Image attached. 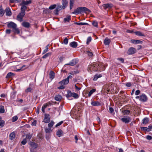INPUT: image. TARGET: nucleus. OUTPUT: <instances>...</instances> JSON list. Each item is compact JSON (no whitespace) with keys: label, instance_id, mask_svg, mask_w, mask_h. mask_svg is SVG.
<instances>
[{"label":"nucleus","instance_id":"obj_52","mask_svg":"<svg viewBox=\"0 0 152 152\" xmlns=\"http://www.w3.org/2000/svg\"><path fill=\"white\" fill-rule=\"evenodd\" d=\"M60 10H59L58 9H57L56 8L55 9V10H54V12L55 15H58V12Z\"/></svg>","mask_w":152,"mask_h":152},{"label":"nucleus","instance_id":"obj_55","mask_svg":"<svg viewBox=\"0 0 152 152\" xmlns=\"http://www.w3.org/2000/svg\"><path fill=\"white\" fill-rule=\"evenodd\" d=\"M63 121H61L60 122L56 125L55 126V127H57L59 126H60L63 123Z\"/></svg>","mask_w":152,"mask_h":152},{"label":"nucleus","instance_id":"obj_39","mask_svg":"<svg viewBox=\"0 0 152 152\" xmlns=\"http://www.w3.org/2000/svg\"><path fill=\"white\" fill-rule=\"evenodd\" d=\"M95 91L96 90L95 89H92L90 90L88 94V96H90L93 93L95 92Z\"/></svg>","mask_w":152,"mask_h":152},{"label":"nucleus","instance_id":"obj_28","mask_svg":"<svg viewBox=\"0 0 152 152\" xmlns=\"http://www.w3.org/2000/svg\"><path fill=\"white\" fill-rule=\"evenodd\" d=\"M149 121V120L148 118H144L142 121V123L144 124H147Z\"/></svg>","mask_w":152,"mask_h":152},{"label":"nucleus","instance_id":"obj_6","mask_svg":"<svg viewBox=\"0 0 152 152\" xmlns=\"http://www.w3.org/2000/svg\"><path fill=\"white\" fill-rule=\"evenodd\" d=\"M136 51V50L134 48L131 47L128 50L127 53L129 55H132L135 53Z\"/></svg>","mask_w":152,"mask_h":152},{"label":"nucleus","instance_id":"obj_1","mask_svg":"<svg viewBox=\"0 0 152 152\" xmlns=\"http://www.w3.org/2000/svg\"><path fill=\"white\" fill-rule=\"evenodd\" d=\"M27 9V7L26 6H23L22 7H21L20 8L21 12L17 17V20L20 22L22 21L23 18L26 14L25 11Z\"/></svg>","mask_w":152,"mask_h":152},{"label":"nucleus","instance_id":"obj_61","mask_svg":"<svg viewBox=\"0 0 152 152\" xmlns=\"http://www.w3.org/2000/svg\"><path fill=\"white\" fill-rule=\"evenodd\" d=\"M57 9H58L59 10H61L62 8L61 7V5H58L57 7L56 8Z\"/></svg>","mask_w":152,"mask_h":152},{"label":"nucleus","instance_id":"obj_53","mask_svg":"<svg viewBox=\"0 0 152 152\" xmlns=\"http://www.w3.org/2000/svg\"><path fill=\"white\" fill-rule=\"evenodd\" d=\"M60 10H59L58 9H57L56 8L55 9V10H54V12L55 15H58V12Z\"/></svg>","mask_w":152,"mask_h":152},{"label":"nucleus","instance_id":"obj_10","mask_svg":"<svg viewBox=\"0 0 152 152\" xmlns=\"http://www.w3.org/2000/svg\"><path fill=\"white\" fill-rule=\"evenodd\" d=\"M17 26V25L14 23L12 22H10L7 24L8 27L12 28V30Z\"/></svg>","mask_w":152,"mask_h":152},{"label":"nucleus","instance_id":"obj_43","mask_svg":"<svg viewBox=\"0 0 152 152\" xmlns=\"http://www.w3.org/2000/svg\"><path fill=\"white\" fill-rule=\"evenodd\" d=\"M141 129L142 130H143L144 131H146L148 132L150 131V129H148L147 127H141Z\"/></svg>","mask_w":152,"mask_h":152},{"label":"nucleus","instance_id":"obj_42","mask_svg":"<svg viewBox=\"0 0 152 152\" xmlns=\"http://www.w3.org/2000/svg\"><path fill=\"white\" fill-rule=\"evenodd\" d=\"M32 136V135L30 134H26V139L30 140Z\"/></svg>","mask_w":152,"mask_h":152},{"label":"nucleus","instance_id":"obj_11","mask_svg":"<svg viewBox=\"0 0 152 152\" xmlns=\"http://www.w3.org/2000/svg\"><path fill=\"white\" fill-rule=\"evenodd\" d=\"M21 25L23 27L27 28H28L30 27V23L29 22L26 21L23 22Z\"/></svg>","mask_w":152,"mask_h":152},{"label":"nucleus","instance_id":"obj_33","mask_svg":"<svg viewBox=\"0 0 152 152\" xmlns=\"http://www.w3.org/2000/svg\"><path fill=\"white\" fill-rule=\"evenodd\" d=\"M5 124V121L2 120V118L0 117V126L3 127Z\"/></svg>","mask_w":152,"mask_h":152},{"label":"nucleus","instance_id":"obj_30","mask_svg":"<svg viewBox=\"0 0 152 152\" xmlns=\"http://www.w3.org/2000/svg\"><path fill=\"white\" fill-rule=\"evenodd\" d=\"M48 106V104H45L42 106V111L43 113H45V109Z\"/></svg>","mask_w":152,"mask_h":152},{"label":"nucleus","instance_id":"obj_5","mask_svg":"<svg viewBox=\"0 0 152 152\" xmlns=\"http://www.w3.org/2000/svg\"><path fill=\"white\" fill-rule=\"evenodd\" d=\"M32 3L31 0H30L29 1H25L24 0H23L22 1V2L20 4V5L21 6V7H22L23 6H25L27 5L28 4H31Z\"/></svg>","mask_w":152,"mask_h":152},{"label":"nucleus","instance_id":"obj_25","mask_svg":"<svg viewBox=\"0 0 152 152\" xmlns=\"http://www.w3.org/2000/svg\"><path fill=\"white\" fill-rule=\"evenodd\" d=\"M63 132L61 129L58 130L56 132V134L59 137L62 136Z\"/></svg>","mask_w":152,"mask_h":152},{"label":"nucleus","instance_id":"obj_38","mask_svg":"<svg viewBox=\"0 0 152 152\" xmlns=\"http://www.w3.org/2000/svg\"><path fill=\"white\" fill-rule=\"evenodd\" d=\"M54 124V123L53 121H51L48 124V126L49 128H51L53 127V125Z\"/></svg>","mask_w":152,"mask_h":152},{"label":"nucleus","instance_id":"obj_54","mask_svg":"<svg viewBox=\"0 0 152 152\" xmlns=\"http://www.w3.org/2000/svg\"><path fill=\"white\" fill-rule=\"evenodd\" d=\"M83 11L86 12H91V11L89 9L86 7H83Z\"/></svg>","mask_w":152,"mask_h":152},{"label":"nucleus","instance_id":"obj_45","mask_svg":"<svg viewBox=\"0 0 152 152\" xmlns=\"http://www.w3.org/2000/svg\"><path fill=\"white\" fill-rule=\"evenodd\" d=\"M56 4H54L53 5H51L49 7V8L50 10H52L53 9H54L55 8H56Z\"/></svg>","mask_w":152,"mask_h":152},{"label":"nucleus","instance_id":"obj_51","mask_svg":"<svg viewBox=\"0 0 152 152\" xmlns=\"http://www.w3.org/2000/svg\"><path fill=\"white\" fill-rule=\"evenodd\" d=\"M92 25L95 27H97L98 25V23L96 21H94L92 23Z\"/></svg>","mask_w":152,"mask_h":152},{"label":"nucleus","instance_id":"obj_36","mask_svg":"<svg viewBox=\"0 0 152 152\" xmlns=\"http://www.w3.org/2000/svg\"><path fill=\"white\" fill-rule=\"evenodd\" d=\"M51 53H48L45 55H44L42 57V58H47V57H48L49 56H50L51 55Z\"/></svg>","mask_w":152,"mask_h":152},{"label":"nucleus","instance_id":"obj_31","mask_svg":"<svg viewBox=\"0 0 152 152\" xmlns=\"http://www.w3.org/2000/svg\"><path fill=\"white\" fill-rule=\"evenodd\" d=\"M15 74L11 72H9L7 73V75L6 76V78H9L12 76H14Z\"/></svg>","mask_w":152,"mask_h":152},{"label":"nucleus","instance_id":"obj_49","mask_svg":"<svg viewBox=\"0 0 152 152\" xmlns=\"http://www.w3.org/2000/svg\"><path fill=\"white\" fill-rule=\"evenodd\" d=\"M64 43L65 44L67 45L68 42V40L67 38L66 37L64 40Z\"/></svg>","mask_w":152,"mask_h":152},{"label":"nucleus","instance_id":"obj_7","mask_svg":"<svg viewBox=\"0 0 152 152\" xmlns=\"http://www.w3.org/2000/svg\"><path fill=\"white\" fill-rule=\"evenodd\" d=\"M50 116L48 114H45V118L43 120L44 122L46 123H48L50 121Z\"/></svg>","mask_w":152,"mask_h":152},{"label":"nucleus","instance_id":"obj_41","mask_svg":"<svg viewBox=\"0 0 152 152\" xmlns=\"http://www.w3.org/2000/svg\"><path fill=\"white\" fill-rule=\"evenodd\" d=\"M74 3V0H70V9H71L73 7Z\"/></svg>","mask_w":152,"mask_h":152},{"label":"nucleus","instance_id":"obj_50","mask_svg":"<svg viewBox=\"0 0 152 152\" xmlns=\"http://www.w3.org/2000/svg\"><path fill=\"white\" fill-rule=\"evenodd\" d=\"M25 67H26V66L25 65H23V66H22L20 67V69H17L16 70V71H20L23 70L25 69V68L23 69V68Z\"/></svg>","mask_w":152,"mask_h":152},{"label":"nucleus","instance_id":"obj_60","mask_svg":"<svg viewBox=\"0 0 152 152\" xmlns=\"http://www.w3.org/2000/svg\"><path fill=\"white\" fill-rule=\"evenodd\" d=\"M75 89L77 90V91H79L81 88V87H78L76 84L75 85Z\"/></svg>","mask_w":152,"mask_h":152},{"label":"nucleus","instance_id":"obj_32","mask_svg":"<svg viewBox=\"0 0 152 152\" xmlns=\"http://www.w3.org/2000/svg\"><path fill=\"white\" fill-rule=\"evenodd\" d=\"M102 75L101 74H96L95 75L94 77L93 78V80L94 81L96 80L98 78L100 77H102Z\"/></svg>","mask_w":152,"mask_h":152},{"label":"nucleus","instance_id":"obj_37","mask_svg":"<svg viewBox=\"0 0 152 152\" xmlns=\"http://www.w3.org/2000/svg\"><path fill=\"white\" fill-rule=\"evenodd\" d=\"M75 23L76 24L79 25H88V24L87 23H77L75 22Z\"/></svg>","mask_w":152,"mask_h":152},{"label":"nucleus","instance_id":"obj_48","mask_svg":"<svg viewBox=\"0 0 152 152\" xmlns=\"http://www.w3.org/2000/svg\"><path fill=\"white\" fill-rule=\"evenodd\" d=\"M18 117L17 116L13 117L12 119V121L13 122H15L18 119Z\"/></svg>","mask_w":152,"mask_h":152},{"label":"nucleus","instance_id":"obj_46","mask_svg":"<svg viewBox=\"0 0 152 152\" xmlns=\"http://www.w3.org/2000/svg\"><path fill=\"white\" fill-rule=\"evenodd\" d=\"M51 129L50 128H46L45 129V132L47 133H50L51 132Z\"/></svg>","mask_w":152,"mask_h":152},{"label":"nucleus","instance_id":"obj_34","mask_svg":"<svg viewBox=\"0 0 152 152\" xmlns=\"http://www.w3.org/2000/svg\"><path fill=\"white\" fill-rule=\"evenodd\" d=\"M71 20V16H68L66 18H65L64 19V22H69Z\"/></svg>","mask_w":152,"mask_h":152},{"label":"nucleus","instance_id":"obj_59","mask_svg":"<svg viewBox=\"0 0 152 152\" xmlns=\"http://www.w3.org/2000/svg\"><path fill=\"white\" fill-rule=\"evenodd\" d=\"M26 142L27 141L26 140V139H24L21 142V143L23 145H25L26 143Z\"/></svg>","mask_w":152,"mask_h":152},{"label":"nucleus","instance_id":"obj_21","mask_svg":"<svg viewBox=\"0 0 152 152\" xmlns=\"http://www.w3.org/2000/svg\"><path fill=\"white\" fill-rule=\"evenodd\" d=\"M15 133L14 132L11 133L9 135L10 139L11 140H13L15 138Z\"/></svg>","mask_w":152,"mask_h":152},{"label":"nucleus","instance_id":"obj_19","mask_svg":"<svg viewBox=\"0 0 152 152\" xmlns=\"http://www.w3.org/2000/svg\"><path fill=\"white\" fill-rule=\"evenodd\" d=\"M29 144L32 148H36L37 147V145L34 142H30Z\"/></svg>","mask_w":152,"mask_h":152},{"label":"nucleus","instance_id":"obj_35","mask_svg":"<svg viewBox=\"0 0 152 152\" xmlns=\"http://www.w3.org/2000/svg\"><path fill=\"white\" fill-rule=\"evenodd\" d=\"M122 113L124 115H127L129 114L130 111L129 110H126L122 111Z\"/></svg>","mask_w":152,"mask_h":152},{"label":"nucleus","instance_id":"obj_64","mask_svg":"<svg viewBox=\"0 0 152 152\" xmlns=\"http://www.w3.org/2000/svg\"><path fill=\"white\" fill-rule=\"evenodd\" d=\"M146 139L149 140H151L152 139V137L149 135H148L146 136Z\"/></svg>","mask_w":152,"mask_h":152},{"label":"nucleus","instance_id":"obj_56","mask_svg":"<svg viewBox=\"0 0 152 152\" xmlns=\"http://www.w3.org/2000/svg\"><path fill=\"white\" fill-rule=\"evenodd\" d=\"M110 112L111 113H112L114 112V109L112 107H110L109 108Z\"/></svg>","mask_w":152,"mask_h":152},{"label":"nucleus","instance_id":"obj_26","mask_svg":"<svg viewBox=\"0 0 152 152\" xmlns=\"http://www.w3.org/2000/svg\"><path fill=\"white\" fill-rule=\"evenodd\" d=\"M62 98V96L59 94L56 95L55 97V100L58 101H60L61 99Z\"/></svg>","mask_w":152,"mask_h":152},{"label":"nucleus","instance_id":"obj_22","mask_svg":"<svg viewBox=\"0 0 152 152\" xmlns=\"http://www.w3.org/2000/svg\"><path fill=\"white\" fill-rule=\"evenodd\" d=\"M68 95L69 96H72L75 98H77L78 97V95L75 93H72L70 92V93H68Z\"/></svg>","mask_w":152,"mask_h":152},{"label":"nucleus","instance_id":"obj_12","mask_svg":"<svg viewBox=\"0 0 152 152\" xmlns=\"http://www.w3.org/2000/svg\"><path fill=\"white\" fill-rule=\"evenodd\" d=\"M77 64L76 60L75 59H74L72 60L68 64H66L64 66L66 65H69L71 66H73Z\"/></svg>","mask_w":152,"mask_h":152},{"label":"nucleus","instance_id":"obj_16","mask_svg":"<svg viewBox=\"0 0 152 152\" xmlns=\"http://www.w3.org/2000/svg\"><path fill=\"white\" fill-rule=\"evenodd\" d=\"M6 14L7 16H10L12 15V12L9 7H7L6 9Z\"/></svg>","mask_w":152,"mask_h":152},{"label":"nucleus","instance_id":"obj_2","mask_svg":"<svg viewBox=\"0 0 152 152\" xmlns=\"http://www.w3.org/2000/svg\"><path fill=\"white\" fill-rule=\"evenodd\" d=\"M72 76L71 75L67 77L61 81L59 82L58 84H60L61 86L58 87V88L59 89H62L65 88L64 86V85H66L68 84L69 82V79L72 78Z\"/></svg>","mask_w":152,"mask_h":152},{"label":"nucleus","instance_id":"obj_57","mask_svg":"<svg viewBox=\"0 0 152 152\" xmlns=\"http://www.w3.org/2000/svg\"><path fill=\"white\" fill-rule=\"evenodd\" d=\"M87 53L88 55L90 56H91L93 55V53L92 52H90L89 51L87 52Z\"/></svg>","mask_w":152,"mask_h":152},{"label":"nucleus","instance_id":"obj_4","mask_svg":"<svg viewBox=\"0 0 152 152\" xmlns=\"http://www.w3.org/2000/svg\"><path fill=\"white\" fill-rule=\"evenodd\" d=\"M94 67V71H100L102 67V65L99 63H93Z\"/></svg>","mask_w":152,"mask_h":152},{"label":"nucleus","instance_id":"obj_62","mask_svg":"<svg viewBox=\"0 0 152 152\" xmlns=\"http://www.w3.org/2000/svg\"><path fill=\"white\" fill-rule=\"evenodd\" d=\"M140 93V91L139 90H137L135 92V94L136 95H139Z\"/></svg>","mask_w":152,"mask_h":152},{"label":"nucleus","instance_id":"obj_23","mask_svg":"<svg viewBox=\"0 0 152 152\" xmlns=\"http://www.w3.org/2000/svg\"><path fill=\"white\" fill-rule=\"evenodd\" d=\"M111 42L110 39L107 38H106L104 41V45H109Z\"/></svg>","mask_w":152,"mask_h":152},{"label":"nucleus","instance_id":"obj_20","mask_svg":"<svg viewBox=\"0 0 152 152\" xmlns=\"http://www.w3.org/2000/svg\"><path fill=\"white\" fill-rule=\"evenodd\" d=\"M131 42L134 44H142L143 42L142 41L135 39L131 40Z\"/></svg>","mask_w":152,"mask_h":152},{"label":"nucleus","instance_id":"obj_18","mask_svg":"<svg viewBox=\"0 0 152 152\" xmlns=\"http://www.w3.org/2000/svg\"><path fill=\"white\" fill-rule=\"evenodd\" d=\"M88 70L90 72H92V71H94V67L93 64L88 66Z\"/></svg>","mask_w":152,"mask_h":152},{"label":"nucleus","instance_id":"obj_13","mask_svg":"<svg viewBox=\"0 0 152 152\" xmlns=\"http://www.w3.org/2000/svg\"><path fill=\"white\" fill-rule=\"evenodd\" d=\"M113 5L111 4H103V7L106 10L107 8L110 9L112 7Z\"/></svg>","mask_w":152,"mask_h":152},{"label":"nucleus","instance_id":"obj_15","mask_svg":"<svg viewBox=\"0 0 152 152\" xmlns=\"http://www.w3.org/2000/svg\"><path fill=\"white\" fill-rule=\"evenodd\" d=\"M91 104L94 106H100L101 104L100 102L98 101H92L91 102Z\"/></svg>","mask_w":152,"mask_h":152},{"label":"nucleus","instance_id":"obj_27","mask_svg":"<svg viewBox=\"0 0 152 152\" xmlns=\"http://www.w3.org/2000/svg\"><path fill=\"white\" fill-rule=\"evenodd\" d=\"M50 78L51 80H53L55 77V73L52 71H50L49 74Z\"/></svg>","mask_w":152,"mask_h":152},{"label":"nucleus","instance_id":"obj_8","mask_svg":"<svg viewBox=\"0 0 152 152\" xmlns=\"http://www.w3.org/2000/svg\"><path fill=\"white\" fill-rule=\"evenodd\" d=\"M83 11V7H81L77 8L72 13L73 14H79Z\"/></svg>","mask_w":152,"mask_h":152},{"label":"nucleus","instance_id":"obj_9","mask_svg":"<svg viewBox=\"0 0 152 152\" xmlns=\"http://www.w3.org/2000/svg\"><path fill=\"white\" fill-rule=\"evenodd\" d=\"M121 121L126 124L128 123L131 121V118L128 116L126 118H121Z\"/></svg>","mask_w":152,"mask_h":152},{"label":"nucleus","instance_id":"obj_24","mask_svg":"<svg viewBox=\"0 0 152 152\" xmlns=\"http://www.w3.org/2000/svg\"><path fill=\"white\" fill-rule=\"evenodd\" d=\"M70 45L72 48H76L77 46V44L76 42L74 41L70 43Z\"/></svg>","mask_w":152,"mask_h":152},{"label":"nucleus","instance_id":"obj_14","mask_svg":"<svg viewBox=\"0 0 152 152\" xmlns=\"http://www.w3.org/2000/svg\"><path fill=\"white\" fill-rule=\"evenodd\" d=\"M68 1L67 0H62V8L63 9H65L67 5Z\"/></svg>","mask_w":152,"mask_h":152},{"label":"nucleus","instance_id":"obj_40","mask_svg":"<svg viewBox=\"0 0 152 152\" xmlns=\"http://www.w3.org/2000/svg\"><path fill=\"white\" fill-rule=\"evenodd\" d=\"M4 107L2 105H0V112L1 113H3L4 112Z\"/></svg>","mask_w":152,"mask_h":152},{"label":"nucleus","instance_id":"obj_47","mask_svg":"<svg viewBox=\"0 0 152 152\" xmlns=\"http://www.w3.org/2000/svg\"><path fill=\"white\" fill-rule=\"evenodd\" d=\"M92 38L91 37H89L87 39L86 44L87 45H88L89 42H90Z\"/></svg>","mask_w":152,"mask_h":152},{"label":"nucleus","instance_id":"obj_3","mask_svg":"<svg viewBox=\"0 0 152 152\" xmlns=\"http://www.w3.org/2000/svg\"><path fill=\"white\" fill-rule=\"evenodd\" d=\"M137 99H138L141 102H145L148 99V97L144 94H142L140 96H137L135 97Z\"/></svg>","mask_w":152,"mask_h":152},{"label":"nucleus","instance_id":"obj_63","mask_svg":"<svg viewBox=\"0 0 152 152\" xmlns=\"http://www.w3.org/2000/svg\"><path fill=\"white\" fill-rule=\"evenodd\" d=\"M118 60L120 61L121 63H124V59L122 58H118Z\"/></svg>","mask_w":152,"mask_h":152},{"label":"nucleus","instance_id":"obj_58","mask_svg":"<svg viewBox=\"0 0 152 152\" xmlns=\"http://www.w3.org/2000/svg\"><path fill=\"white\" fill-rule=\"evenodd\" d=\"M125 85L128 87H130L131 85V83H125Z\"/></svg>","mask_w":152,"mask_h":152},{"label":"nucleus","instance_id":"obj_29","mask_svg":"<svg viewBox=\"0 0 152 152\" xmlns=\"http://www.w3.org/2000/svg\"><path fill=\"white\" fill-rule=\"evenodd\" d=\"M12 30L15 34H19L20 33V30L17 27H16L13 29Z\"/></svg>","mask_w":152,"mask_h":152},{"label":"nucleus","instance_id":"obj_44","mask_svg":"<svg viewBox=\"0 0 152 152\" xmlns=\"http://www.w3.org/2000/svg\"><path fill=\"white\" fill-rule=\"evenodd\" d=\"M32 88L31 87H29L27 88L25 90V92L26 93L31 92L32 91Z\"/></svg>","mask_w":152,"mask_h":152},{"label":"nucleus","instance_id":"obj_17","mask_svg":"<svg viewBox=\"0 0 152 152\" xmlns=\"http://www.w3.org/2000/svg\"><path fill=\"white\" fill-rule=\"evenodd\" d=\"M134 33L137 35L139 36L145 37V34L140 31H134Z\"/></svg>","mask_w":152,"mask_h":152}]
</instances>
